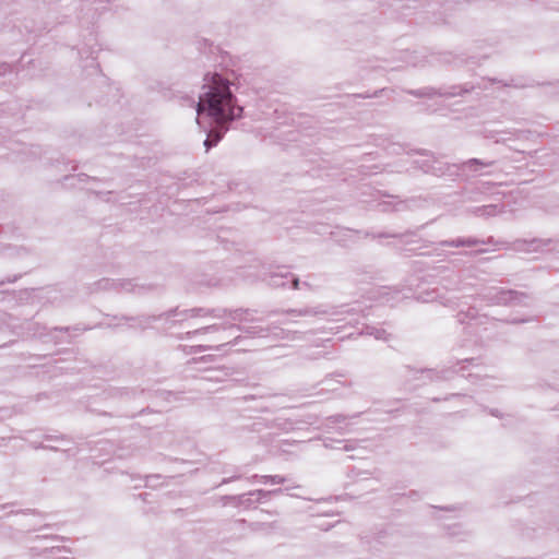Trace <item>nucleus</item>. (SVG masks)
Returning <instances> with one entry per match:
<instances>
[{"label":"nucleus","instance_id":"nucleus-1","mask_svg":"<svg viewBox=\"0 0 559 559\" xmlns=\"http://www.w3.org/2000/svg\"><path fill=\"white\" fill-rule=\"evenodd\" d=\"M205 82L206 92L198 103V114L206 112L217 123L239 117L242 109L235 105L228 81L212 74Z\"/></svg>","mask_w":559,"mask_h":559},{"label":"nucleus","instance_id":"nucleus-2","mask_svg":"<svg viewBox=\"0 0 559 559\" xmlns=\"http://www.w3.org/2000/svg\"><path fill=\"white\" fill-rule=\"evenodd\" d=\"M211 138H212V134H210V135H209V138H207V139L205 140V142H204V144H205V146H206L207 148L213 144V142H212V140H211Z\"/></svg>","mask_w":559,"mask_h":559},{"label":"nucleus","instance_id":"nucleus-3","mask_svg":"<svg viewBox=\"0 0 559 559\" xmlns=\"http://www.w3.org/2000/svg\"><path fill=\"white\" fill-rule=\"evenodd\" d=\"M213 142L214 143L218 142V136H216Z\"/></svg>","mask_w":559,"mask_h":559}]
</instances>
